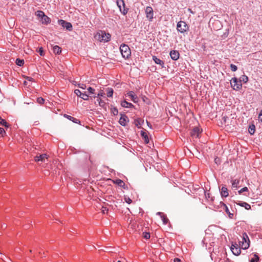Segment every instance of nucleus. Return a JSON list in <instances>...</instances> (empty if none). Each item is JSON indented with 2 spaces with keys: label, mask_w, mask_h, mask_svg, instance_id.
Segmentation results:
<instances>
[{
  "label": "nucleus",
  "mask_w": 262,
  "mask_h": 262,
  "mask_svg": "<svg viewBox=\"0 0 262 262\" xmlns=\"http://www.w3.org/2000/svg\"><path fill=\"white\" fill-rule=\"evenodd\" d=\"M239 244L243 249H247L249 247L250 240L246 233H243L242 241H240Z\"/></svg>",
  "instance_id": "7ed1b4c3"
},
{
  "label": "nucleus",
  "mask_w": 262,
  "mask_h": 262,
  "mask_svg": "<svg viewBox=\"0 0 262 262\" xmlns=\"http://www.w3.org/2000/svg\"><path fill=\"white\" fill-rule=\"evenodd\" d=\"M231 250L233 254L235 255H239L241 254V248L238 247V245L235 243H232L231 246Z\"/></svg>",
  "instance_id": "9d476101"
},
{
  "label": "nucleus",
  "mask_w": 262,
  "mask_h": 262,
  "mask_svg": "<svg viewBox=\"0 0 262 262\" xmlns=\"http://www.w3.org/2000/svg\"><path fill=\"white\" fill-rule=\"evenodd\" d=\"M97 101L99 105L101 107H103L105 105L104 101L102 100L100 98H97Z\"/></svg>",
  "instance_id": "c9c22d12"
},
{
  "label": "nucleus",
  "mask_w": 262,
  "mask_h": 262,
  "mask_svg": "<svg viewBox=\"0 0 262 262\" xmlns=\"http://www.w3.org/2000/svg\"><path fill=\"white\" fill-rule=\"evenodd\" d=\"M78 87L82 89H85L86 85L84 84H78Z\"/></svg>",
  "instance_id": "8fccbe9b"
},
{
  "label": "nucleus",
  "mask_w": 262,
  "mask_h": 262,
  "mask_svg": "<svg viewBox=\"0 0 262 262\" xmlns=\"http://www.w3.org/2000/svg\"><path fill=\"white\" fill-rule=\"evenodd\" d=\"M152 60L154 61L155 63L159 64L161 68H165L164 66V61L158 58L156 56H152Z\"/></svg>",
  "instance_id": "4468645a"
},
{
  "label": "nucleus",
  "mask_w": 262,
  "mask_h": 262,
  "mask_svg": "<svg viewBox=\"0 0 262 262\" xmlns=\"http://www.w3.org/2000/svg\"><path fill=\"white\" fill-rule=\"evenodd\" d=\"M232 186L233 188H237L238 185L239 183V180L238 179H235L232 181Z\"/></svg>",
  "instance_id": "2f4dec72"
},
{
  "label": "nucleus",
  "mask_w": 262,
  "mask_h": 262,
  "mask_svg": "<svg viewBox=\"0 0 262 262\" xmlns=\"http://www.w3.org/2000/svg\"><path fill=\"white\" fill-rule=\"evenodd\" d=\"M45 13L41 10H37L35 12L36 16H37L38 18H40V19L42 18V17L45 15Z\"/></svg>",
  "instance_id": "7c9ffc66"
},
{
  "label": "nucleus",
  "mask_w": 262,
  "mask_h": 262,
  "mask_svg": "<svg viewBox=\"0 0 262 262\" xmlns=\"http://www.w3.org/2000/svg\"><path fill=\"white\" fill-rule=\"evenodd\" d=\"M230 67L231 71L233 72H235L237 70V67L235 64H231Z\"/></svg>",
  "instance_id": "79ce46f5"
},
{
  "label": "nucleus",
  "mask_w": 262,
  "mask_h": 262,
  "mask_svg": "<svg viewBox=\"0 0 262 262\" xmlns=\"http://www.w3.org/2000/svg\"><path fill=\"white\" fill-rule=\"evenodd\" d=\"M27 79L30 81H32L33 80V78L32 77H27Z\"/></svg>",
  "instance_id": "6e6d98bb"
},
{
  "label": "nucleus",
  "mask_w": 262,
  "mask_h": 262,
  "mask_svg": "<svg viewBox=\"0 0 262 262\" xmlns=\"http://www.w3.org/2000/svg\"><path fill=\"white\" fill-rule=\"evenodd\" d=\"M0 124L1 125L4 126L7 128H8L9 127V124L5 119H3L1 117H0Z\"/></svg>",
  "instance_id": "c756f323"
},
{
  "label": "nucleus",
  "mask_w": 262,
  "mask_h": 262,
  "mask_svg": "<svg viewBox=\"0 0 262 262\" xmlns=\"http://www.w3.org/2000/svg\"><path fill=\"white\" fill-rule=\"evenodd\" d=\"M104 93L103 92V90H100L98 94L97 95V98H99L101 97H104Z\"/></svg>",
  "instance_id": "37998d69"
},
{
  "label": "nucleus",
  "mask_w": 262,
  "mask_h": 262,
  "mask_svg": "<svg viewBox=\"0 0 262 262\" xmlns=\"http://www.w3.org/2000/svg\"><path fill=\"white\" fill-rule=\"evenodd\" d=\"M216 23H220V21H218V20H217V21H216Z\"/></svg>",
  "instance_id": "052dcab7"
},
{
  "label": "nucleus",
  "mask_w": 262,
  "mask_h": 262,
  "mask_svg": "<svg viewBox=\"0 0 262 262\" xmlns=\"http://www.w3.org/2000/svg\"><path fill=\"white\" fill-rule=\"evenodd\" d=\"M40 21L42 24L48 25L50 24L51 20L49 17L45 14Z\"/></svg>",
  "instance_id": "6ab92c4d"
},
{
  "label": "nucleus",
  "mask_w": 262,
  "mask_h": 262,
  "mask_svg": "<svg viewBox=\"0 0 262 262\" xmlns=\"http://www.w3.org/2000/svg\"><path fill=\"white\" fill-rule=\"evenodd\" d=\"M106 91L107 97L111 98L113 97L114 90L112 88H106Z\"/></svg>",
  "instance_id": "a878e982"
},
{
  "label": "nucleus",
  "mask_w": 262,
  "mask_h": 262,
  "mask_svg": "<svg viewBox=\"0 0 262 262\" xmlns=\"http://www.w3.org/2000/svg\"><path fill=\"white\" fill-rule=\"evenodd\" d=\"M116 3L120 12L123 15H125L128 12V9L125 7L124 1L123 0H117Z\"/></svg>",
  "instance_id": "39448f33"
},
{
  "label": "nucleus",
  "mask_w": 262,
  "mask_h": 262,
  "mask_svg": "<svg viewBox=\"0 0 262 262\" xmlns=\"http://www.w3.org/2000/svg\"><path fill=\"white\" fill-rule=\"evenodd\" d=\"M231 86L234 90H238L241 89L242 84L241 81H238L237 79L235 77L232 78L231 80Z\"/></svg>",
  "instance_id": "423d86ee"
},
{
  "label": "nucleus",
  "mask_w": 262,
  "mask_h": 262,
  "mask_svg": "<svg viewBox=\"0 0 262 262\" xmlns=\"http://www.w3.org/2000/svg\"><path fill=\"white\" fill-rule=\"evenodd\" d=\"M258 118H259V121L262 123V110L260 111L259 115H258Z\"/></svg>",
  "instance_id": "09e8293b"
},
{
  "label": "nucleus",
  "mask_w": 262,
  "mask_h": 262,
  "mask_svg": "<svg viewBox=\"0 0 262 262\" xmlns=\"http://www.w3.org/2000/svg\"><path fill=\"white\" fill-rule=\"evenodd\" d=\"M111 112L114 116H116L118 114V109L116 107H114L113 108H112Z\"/></svg>",
  "instance_id": "ea45409f"
},
{
  "label": "nucleus",
  "mask_w": 262,
  "mask_h": 262,
  "mask_svg": "<svg viewBox=\"0 0 262 262\" xmlns=\"http://www.w3.org/2000/svg\"><path fill=\"white\" fill-rule=\"evenodd\" d=\"M141 135L142 137V138L144 139V142L146 144L148 143H149V139H148V137L147 134L143 131H141Z\"/></svg>",
  "instance_id": "bb28decb"
},
{
  "label": "nucleus",
  "mask_w": 262,
  "mask_h": 262,
  "mask_svg": "<svg viewBox=\"0 0 262 262\" xmlns=\"http://www.w3.org/2000/svg\"><path fill=\"white\" fill-rule=\"evenodd\" d=\"M236 204L241 207H244L246 210L251 209V207L250 204L245 202L238 201Z\"/></svg>",
  "instance_id": "a211bd4d"
},
{
  "label": "nucleus",
  "mask_w": 262,
  "mask_h": 262,
  "mask_svg": "<svg viewBox=\"0 0 262 262\" xmlns=\"http://www.w3.org/2000/svg\"><path fill=\"white\" fill-rule=\"evenodd\" d=\"M84 100H88L89 98V96L86 94L85 92L82 93L81 95L79 97Z\"/></svg>",
  "instance_id": "f704fd0d"
},
{
  "label": "nucleus",
  "mask_w": 262,
  "mask_h": 262,
  "mask_svg": "<svg viewBox=\"0 0 262 262\" xmlns=\"http://www.w3.org/2000/svg\"><path fill=\"white\" fill-rule=\"evenodd\" d=\"M129 122V119L128 117L124 115V114H121V117L120 118L119 122L120 125H121L123 126H125L127 124V123Z\"/></svg>",
  "instance_id": "9b49d317"
},
{
  "label": "nucleus",
  "mask_w": 262,
  "mask_h": 262,
  "mask_svg": "<svg viewBox=\"0 0 262 262\" xmlns=\"http://www.w3.org/2000/svg\"><path fill=\"white\" fill-rule=\"evenodd\" d=\"M113 183L124 189L126 188L125 183L120 179L115 180L113 181Z\"/></svg>",
  "instance_id": "aec40b11"
},
{
  "label": "nucleus",
  "mask_w": 262,
  "mask_h": 262,
  "mask_svg": "<svg viewBox=\"0 0 262 262\" xmlns=\"http://www.w3.org/2000/svg\"><path fill=\"white\" fill-rule=\"evenodd\" d=\"M169 54L171 58L173 60H177L179 58L180 53L178 51L172 50L170 51Z\"/></svg>",
  "instance_id": "ddd939ff"
},
{
  "label": "nucleus",
  "mask_w": 262,
  "mask_h": 262,
  "mask_svg": "<svg viewBox=\"0 0 262 262\" xmlns=\"http://www.w3.org/2000/svg\"><path fill=\"white\" fill-rule=\"evenodd\" d=\"M219 207H220L225 210L230 219H233L234 217V214L230 211L228 207L224 202L221 201Z\"/></svg>",
  "instance_id": "1a4fd4ad"
},
{
  "label": "nucleus",
  "mask_w": 262,
  "mask_h": 262,
  "mask_svg": "<svg viewBox=\"0 0 262 262\" xmlns=\"http://www.w3.org/2000/svg\"><path fill=\"white\" fill-rule=\"evenodd\" d=\"M248 191V188L247 187H244L239 190L238 192L239 194H242L243 192Z\"/></svg>",
  "instance_id": "a19ab883"
},
{
  "label": "nucleus",
  "mask_w": 262,
  "mask_h": 262,
  "mask_svg": "<svg viewBox=\"0 0 262 262\" xmlns=\"http://www.w3.org/2000/svg\"><path fill=\"white\" fill-rule=\"evenodd\" d=\"M16 64L18 66H22L24 64V60L19 58H17L15 61Z\"/></svg>",
  "instance_id": "473e14b6"
},
{
  "label": "nucleus",
  "mask_w": 262,
  "mask_h": 262,
  "mask_svg": "<svg viewBox=\"0 0 262 262\" xmlns=\"http://www.w3.org/2000/svg\"><path fill=\"white\" fill-rule=\"evenodd\" d=\"M120 50L122 56L124 59H128L131 55V51L129 47L125 44H122L120 47Z\"/></svg>",
  "instance_id": "f03ea898"
},
{
  "label": "nucleus",
  "mask_w": 262,
  "mask_h": 262,
  "mask_svg": "<svg viewBox=\"0 0 262 262\" xmlns=\"http://www.w3.org/2000/svg\"><path fill=\"white\" fill-rule=\"evenodd\" d=\"M205 196L206 199L210 203H212L214 201V197L211 195L209 192L205 191Z\"/></svg>",
  "instance_id": "412c9836"
},
{
  "label": "nucleus",
  "mask_w": 262,
  "mask_h": 262,
  "mask_svg": "<svg viewBox=\"0 0 262 262\" xmlns=\"http://www.w3.org/2000/svg\"><path fill=\"white\" fill-rule=\"evenodd\" d=\"M3 134H6V132L4 130V129L2 127H0V134L3 135Z\"/></svg>",
  "instance_id": "3c124183"
},
{
  "label": "nucleus",
  "mask_w": 262,
  "mask_h": 262,
  "mask_svg": "<svg viewBox=\"0 0 262 262\" xmlns=\"http://www.w3.org/2000/svg\"><path fill=\"white\" fill-rule=\"evenodd\" d=\"M64 116L67 118V119H68L69 120L72 121L73 122L75 123H77V124H80V121L77 119V118H75L72 116H71L70 115H67V114H65L64 115Z\"/></svg>",
  "instance_id": "5701e85b"
},
{
  "label": "nucleus",
  "mask_w": 262,
  "mask_h": 262,
  "mask_svg": "<svg viewBox=\"0 0 262 262\" xmlns=\"http://www.w3.org/2000/svg\"><path fill=\"white\" fill-rule=\"evenodd\" d=\"M124 200H125V201L127 203H128V204H130V203H132V200L129 198V197H126V196H125V198H124Z\"/></svg>",
  "instance_id": "49530a36"
},
{
  "label": "nucleus",
  "mask_w": 262,
  "mask_h": 262,
  "mask_svg": "<svg viewBox=\"0 0 262 262\" xmlns=\"http://www.w3.org/2000/svg\"><path fill=\"white\" fill-rule=\"evenodd\" d=\"M95 38L100 42L105 43L111 40V35L108 33H106L104 31L100 30L95 35Z\"/></svg>",
  "instance_id": "f257e3e1"
},
{
  "label": "nucleus",
  "mask_w": 262,
  "mask_h": 262,
  "mask_svg": "<svg viewBox=\"0 0 262 262\" xmlns=\"http://www.w3.org/2000/svg\"><path fill=\"white\" fill-rule=\"evenodd\" d=\"M147 124L148 127H149L150 128H151L152 126H151V124L147 121Z\"/></svg>",
  "instance_id": "4d7b16f0"
},
{
  "label": "nucleus",
  "mask_w": 262,
  "mask_h": 262,
  "mask_svg": "<svg viewBox=\"0 0 262 262\" xmlns=\"http://www.w3.org/2000/svg\"><path fill=\"white\" fill-rule=\"evenodd\" d=\"M161 219L163 221V223L164 225H166L168 224V223L169 222V220L167 217L166 215L164 214L162 216H161Z\"/></svg>",
  "instance_id": "72a5a7b5"
},
{
  "label": "nucleus",
  "mask_w": 262,
  "mask_h": 262,
  "mask_svg": "<svg viewBox=\"0 0 262 262\" xmlns=\"http://www.w3.org/2000/svg\"><path fill=\"white\" fill-rule=\"evenodd\" d=\"M74 93L78 96L80 97L82 93L79 90L76 89L74 91Z\"/></svg>",
  "instance_id": "a18cd8bd"
},
{
  "label": "nucleus",
  "mask_w": 262,
  "mask_h": 262,
  "mask_svg": "<svg viewBox=\"0 0 262 262\" xmlns=\"http://www.w3.org/2000/svg\"><path fill=\"white\" fill-rule=\"evenodd\" d=\"M53 52L56 54H59L61 53V48L58 46H55L53 48Z\"/></svg>",
  "instance_id": "cd10ccee"
},
{
  "label": "nucleus",
  "mask_w": 262,
  "mask_h": 262,
  "mask_svg": "<svg viewBox=\"0 0 262 262\" xmlns=\"http://www.w3.org/2000/svg\"><path fill=\"white\" fill-rule=\"evenodd\" d=\"M37 102L40 104H42L45 102V99L42 97H38L37 98Z\"/></svg>",
  "instance_id": "58836bf2"
},
{
  "label": "nucleus",
  "mask_w": 262,
  "mask_h": 262,
  "mask_svg": "<svg viewBox=\"0 0 262 262\" xmlns=\"http://www.w3.org/2000/svg\"><path fill=\"white\" fill-rule=\"evenodd\" d=\"M145 14L147 18L149 21H151L154 18V11L151 7L147 6L145 9Z\"/></svg>",
  "instance_id": "6e6552de"
},
{
  "label": "nucleus",
  "mask_w": 262,
  "mask_h": 262,
  "mask_svg": "<svg viewBox=\"0 0 262 262\" xmlns=\"http://www.w3.org/2000/svg\"><path fill=\"white\" fill-rule=\"evenodd\" d=\"M164 214L163 213V212H158L157 213V215H158L160 216V217H161V216H162Z\"/></svg>",
  "instance_id": "603ef678"
},
{
  "label": "nucleus",
  "mask_w": 262,
  "mask_h": 262,
  "mask_svg": "<svg viewBox=\"0 0 262 262\" xmlns=\"http://www.w3.org/2000/svg\"><path fill=\"white\" fill-rule=\"evenodd\" d=\"M48 159V156L46 154H40L39 156H36L35 157V161L36 162H45L46 159Z\"/></svg>",
  "instance_id": "2eb2a0df"
},
{
  "label": "nucleus",
  "mask_w": 262,
  "mask_h": 262,
  "mask_svg": "<svg viewBox=\"0 0 262 262\" xmlns=\"http://www.w3.org/2000/svg\"><path fill=\"white\" fill-rule=\"evenodd\" d=\"M143 236L145 239H148L150 237V233L149 232H144L143 233Z\"/></svg>",
  "instance_id": "4c0bfd02"
},
{
  "label": "nucleus",
  "mask_w": 262,
  "mask_h": 262,
  "mask_svg": "<svg viewBox=\"0 0 262 262\" xmlns=\"http://www.w3.org/2000/svg\"><path fill=\"white\" fill-rule=\"evenodd\" d=\"M91 98H97V96H96L95 95L92 96H90Z\"/></svg>",
  "instance_id": "bf43d9fd"
},
{
  "label": "nucleus",
  "mask_w": 262,
  "mask_h": 262,
  "mask_svg": "<svg viewBox=\"0 0 262 262\" xmlns=\"http://www.w3.org/2000/svg\"><path fill=\"white\" fill-rule=\"evenodd\" d=\"M88 91L90 93H91L92 94H95V90L94 89H93V88L89 87L88 88Z\"/></svg>",
  "instance_id": "c03bdc74"
},
{
  "label": "nucleus",
  "mask_w": 262,
  "mask_h": 262,
  "mask_svg": "<svg viewBox=\"0 0 262 262\" xmlns=\"http://www.w3.org/2000/svg\"><path fill=\"white\" fill-rule=\"evenodd\" d=\"M248 81V77L246 75H243L241 77V80L239 81H243L244 83H247Z\"/></svg>",
  "instance_id": "e433bc0d"
},
{
  "label": "nucleus",
  "mask_w": 262,
  "mask_h": 262,
  "mask_svg": "<svg viewBox=\"0 0 262 262\" xmlns=\"http://www.w3.org/2000/svg\"><path fill=\"white\" fill-rule=\"evenodd\" d=\"M134 123L138 128H140L143 120L140 118H136L134 120Z\"/></svg>",
  "instance_id": "b1692460"
},
{
  "label": "nucleus",
  "mask_w": 262,
  "mask_h": 262,
  "mask_svg": "<svg viewBox=\"0 0 262 262\" xmlns=\"http://www.w3.org/2000/svg\"><path fill=\"white\" fill-rule=\"evenodd\" d=\"M58 23L59 25L61 26L63 28H66L68 31L72 30V25L71 23L66 21L63 19H59Z\"/></svg>",
  "instance_id": "0eeeda50"
},
{
  "label": "nucleus",
  "mask_w": 262,
  "mask_h": 262,
  "mask_svg": "<svg viewBox=\"0 0 262 262\" xmlns=\"http://www.w3.org/2000/svg\"><path fill=\"white\" fill-rule=\"evenodd\" d=\"M108 211V209H106V207H103L102 208V211L103 212V213H105V211Z\"/></svg>",
  "instance_id": "864d4df0"
},
{
  "label": "nucleus",
  "mask_w": 262,
  "mask_h": 262,
  "mask_svg": "<svg viewBox=\"0 0 262 262\" xmlns=\"http://www.w3.org/2000/svg\"><path fill=\"white\" fill-rule=\"evenodd\" d=\"M201 131L198 127H195L190 132V135L192 138H198Z\"/></svg>",
  "instance_id": "f8f14e48"
},
{
  "label": "nucleus",
  "mask_w": 262,
  "mask_h": 262,
  "mask_svg": "<svg viewBox=\"0 0 262 262\" xmlns=\"http://www.w3.org/2000/svg\"><path fill=\"white\" fill-rule=\"evenodd\" d=\"M188 11H189L190 13H191L193 14V12L191 10V9H188Z\"/></svg>",
  "instance_id": "13d9d810"
},
{
  "label": "nucleus",
  "mask_w": 262,
  "mask_h": 262,
  "mask_svg": "<svg viewBox=\"0 0 262 262\" xmlns=\"http://www.w3.org/2000/svg\"><path fill=\"white\" fill-rule=\"evenodd\" d=\"M38 52L39 53L40 56H43V50L42 47L39 48Z\"/></svg>",
  "instance_id": "de8ad7c7"
},
{
  "label": "nucleus",
  "mask_w": 262,
  "mask_h": 262,
  "mask_svg": "<svg viewBox=\"0 0 262 262\" xmlns=\"http://www.w3.org/2000/svg\"><path fill=\"white\" fill-rule=\"evenodd\" d=\"M248 132L250 135H254L255 132V126L254 124H252L249 126Z\"/></svg>",
  "instance_id": "393cba45"
},
{
  "label": "nucleus",
  "mask_w": 262,
  "mask_h": 262,
  "mask_svg": "<svg viewBox=\"0 0 262 262\" xmlns=\"http://www.w3.org/2000/svg\"><path fill=\"white\" fill-rule=\"evenodd\" d=\"M220 193L222 197L227 198L229 195L228 190L226 186H222Z\"/></svg>",
  "instance_id": "f3484780"
},
{
  "label": "nucleus",
  "mask_w": 262,
  "mask_h": 262,
  "mask_svg": "<svg viewBox=\"0 0 262 262\" xmlns=\"http://www.w3.org/2000/svg\"><path fill=\"white\" fill-rule=\"evenodd\" d=\"M121 105L123 107L125 108H133L134 107V105L132 103L128 102L126 100L122 101L121 102Z\"/></svg>",
  "instance_id": "4be33fe9"
},
{
  "label": "nucleus",
  "mask_w": 262,
  "mask_h": 262,
  "mask_svg": "<svg viewBox=\"0 0 262 262\" xmlns=\"http://www.w3.org/2000/svg\"><path fill=\"white\" fill-rule=\"evenodd\" d=\"M127 95L131 98V100L136 103L138 101L139 98L133 91H129L127 93Z\"/></svg>",
  "instance_id": "dca6fc26"
},
{
  "label": "nucleus",
  "mask_w": 262,
  "mask_h": 262,
  "mask_svg": "<svg viewBox=\"0 0 262 262\" xmlns=\"http://www.w3.org/2000/svg\"><path fill=\"white\" fill-rule=\"evenodd\" d=\"M174 262H180L181 261V260L178 258H176L174 259V260H173Z\"/></svg>",
  "instance_id": "5fc2aeb1"
},
{
  "label": "nucleus",
  "mask_w": 262,
  "mask_h": 262,
  "mask_svg": "<svg viewBox=\"0 0 262 262\" xmlns=\"http://www.w3.org/2000/svg\"><path fill=\"white\" fill-rule=\"evenodd\" d=\"M259 260V258L258 255L255 253L253 255V257H252L250 260L249 262H258Z\"/></svg>",
  "instance_id": "c85d7f7f"
},
{
  "label": "nucleus",
  "mask_w": 262,
  "mask_h": 262,
  "mask_svg": "<svg viewBox=\"0 0 262 262\" xmlns=\"http://www.w3.org/2000/svg\"><path fill=\"white\" fill-rule=\"evenodd\" d=\"M117 262H121L120 260H118Z\"/></svg>",
  "instance_id": "680f3d73"
},
{
  "label": "nucleus",
  "mask_w": 262,
  "mask_h": 262,
  "mask_svg": "<svg viewBox=\"0 0 262 262\" xmlns=\"http://www.w3.org/2000/svg\"><path fill=\"white\" fill-rule=\"evenodd\" d=\"M189 26L184 21H180L177 25V30L181 33H185L189 30Z\"/></svg>",
  "instance_id": "20e7f679"
}]
</instances>
